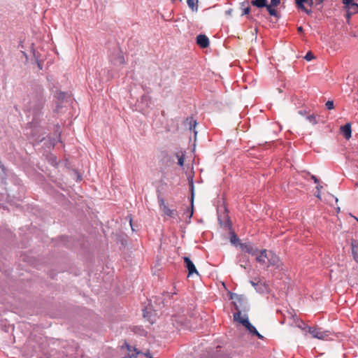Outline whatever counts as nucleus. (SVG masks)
Returning <instances> with one entry per match:
<instances>
[{
	"instance_id": "nucleus-19",
	"label": "nucleus",
	"mask_w": 358,
	"mask_h": 358,
	"mask_svg": "<svg viewBox=\"0 0 358 358\" xmlns=\"http://www.w3.org/2000/svg\"><path fill=\"white\" fill-rule=\"evenodd\" d=\"M352 252L355 258L358 256V241L352 243Z\"/></svg>"
},
{
	"instance_id": "nucleus-5",
	"label": "nucleus",
	"mask_w": 358,
	"mask_h": 358,
	"mask_svg": "<svg viewBox=\"0 0 358 358\" xmlns=\"http://www.w3.org/2000/svg\"><path fill=\"white\" fill-rule=\"evenodd\" d=\"M196 43L202 48H206L209 45L208 38L203 34H199L196 36Z\"/></svg>"
},
{
	"instance_id": "nucleus-3",
	"label": "nucleus",
	"mask_w": 358,
	"mask_h": 358,
	"mask_svg": "<svg viewBox=\"0 0 358 358\" xmlns=\"http://www.w3.org/2000/svg\"><path fill=\"white\" fill-rule=\"evenodd\" d=\"M240 245H241V250L243 252L250 254L252 255H255L257 254V252H258V249L256 248H254L251 243H241Z\"/></svg>"
},
{
	"instance_id": "nucleus-17",
	"label": "nucleus",
	"mask_w": 358,
	"mask_h": 358,
	"mask_svg": "<svg viewBox=\"0 0 358 358\" xmlns=\"http://www.w3.org/2000/svg\"><path fill=\"white\" fill-rule=\"evenodd\" d=\"M176 157L178 158V164L180 166H182L185 161V155L183 152H178L176 153Z\"/></svg>"
},
{
	"instance_id": "nucleus-25",
	"label": "nucleus",
	"mask_w": 358,
	"mask_h": 358,
	"mask_svg": "<svg viewBox=\"0 0 358 358\" xmlns=\"http://www.w3.org/2000/svg\"><path fill=\"white\" fill-rule=\"evenodd\" d=\"M314 58H315V57H314L313 54L311 52H307L306 55L304 57V59H306L307 61H310V60H312Z\"/></svg>"
},
{
	"instance_id": "nucleus-15",
	"label": "nucleus",
	"mask_w": 358,
	"mask_h": 358,
	"mask_svg": "<svg viewBox=\"0 0 358 358\" xmlns=\"http://www.w3.org/2000/svg\"><path fill=\"white\" fill-rule=\"evenodd\" d=\"M275 7V6L267 5L266 9L271 15L278 17V13Z\"/></svg>"
},
{
	"instance_id": "nucleus-14",
	"label": "nucleus",
	"mask_w": 358,
	"mask_h": 358,
	"mask_svg": "<svg viewBox=\"0 0 358 358\" xmlns=\"http://www.w3.org/2000/svg\"><path fill=\"white\" fill-rule=\"evenodd\" d=\"M186 124H187L189 125V129L190 130L193 129L194 131L195 127L196 125V122L195 120H194V118L192 117H187L186 119Z\"/></svg>"
},
{
	"instance_id": "nucleus-37",
	"label": "nucleus",
	"mask_w": 358,
	"mask_h": 358,
	"mask_svg": "<svg viewBox=\"0 0 358 358\" xmlns=\"http://www.w3.org/2000/svg\"><path fill=\"white\" fill-rule=\"evenodd\" d=\"M354 218L358 222V218L356 217H354Z\"/></svg>"
},
{
	"instance_id": "nucleus-27",
	"label": "nucleus",
	"mask_w": 358,
	"mask_h": 358,
	"mask_svg": "<svg viewBox=\"0 0 358 358\" xmlns=\"http://www.w3.org/2000/svg\"><path fill=\"white\" fill-rule=\"evenodd\" d=\"M343 4L345 6V7H348L351 3H353L352 0H343Z\"/></svg>"
},
{
	"instance_id": "nucleus-7",
	"label": "nucleus",
	"mask_w": 358,
	"mask_h": 358,
	"mask_svg": "<svg viewBox=\"0 0 358 358\" xmlns=\"http://www.w3.org/2000/svg\"><path fill=\"white\" fill-rule=\"evenodd\" d=\"M184 262H185V263L186 264V267L188 270L189 275H192L194 273H198L194 264H193V262L191 261V259L189 257H184Z\"/></svg>"
},
{
	"instance_id": "nucleus-31",
	"label": "nucleus",
	"mask_w": 358,
	"mask_h": 358,
	"mask_svg": "<svg viewBox=\"0 0 358 358\" xmlns=\"http://www.w3.org/2000/svg\"><path fill=\"white\" fill-rule=\"evenodd\" d=\"M352 14H353L352 12H350V11L348 10V11H347V13H346V17H347V18H348V19H350V17H351V15H352Z\"/></svg>"
},
{
	"instance_id": "nucleus-24",
	"label": "nucleus",
	"mask_w": 358,
	"mask_h": 358,
	"mask_svg": "<svg viewBox=\"0 0 358 358\" xmlns=\"http://www.w3.org/2000/svg\"><path fill=\"white\" fill-rule=\"evenodd\" d=\"M325 106L328 110H332L334 108V104L333 101H327L325 103Z\"/></svg>"
},
{
	"instance_id": "nucleus-28",
	"label": "nucleus",
	"mask_w": 358,
	"mask_h": 358,
	"mask_svg": "<svg viewBox=\"0 0 358 358\" xmlns=\"http://www.w3.org/2000/svg\"><path fill=\"white\" fill-rule=\"evenodd\" d=\"M308 119L313 123H316L315 117L313 115H308Z\"/></svg>"
},
{
	"instance_id": "nucleus-36",
	"label": "nucleus",
	"mask_w": 358,
	"mask_h": 358,
	"mask_svg": "<svg viewBox=\"0 0 358 358\" xmlns=\"http://www.w3.org/2000/svg\"><path fill=\"white\" fill-rule=\"evenodd\" d=\"M313 3V0H310V5H312Z\"/></svg>"
},
{
	"instance_id": "nucleus-16",
	"label": "nucleus",
	"mask_w": 358,
	"mask_h": 358,
	"mask_svg": "<svg viewBox=\"0 0 358 358\" xmlns=\"http://www.w3.org/2000/svg\"><path fill=\"white\" fill-rule=\"evenodd\" d=\"M187 3L189 8L192 10H196L198 8L197 3L198 0H187Z\"/></svg>"
},
{
	"instance_id": "nucleus-29",
	"label": "nucleus",
	"mask_w": 358,
	"mask_h": 358,
	"mask_svg": "<svg viewBox=\"0 0 358 358\" xmlns=\"http://www.w3.org/2000/svg\"><path fill=\"white\" fill-rule=\"evenodd\" d=\"M255 336H257L259 339H264V336L262 334H260L258 331H257Z\"/></svg>"
},
{
	"instance_id": "nucleus-18",
	"label": "nucleus",
	"mask_w": 358,
	"mask_h": 358,
	"mask_svg": "<svg viewBox=\"0 0 358 358\" xmlns=\"http://www.w3.org/2000/svg\"><path fill=\"white\" fill-rule=\"evenodd\" d=\"M348 10L352 13H358V4L357 3L353 2L348 7H347Z\"/></svg>"
},
{
	"instance_id": "nucleus-34",
	"label": "nucleus",
	"mask_w": 358,
	"mask_h": 358,
	"mask_svg": "<svg viewBox=\"0 0 358 358\" xmlns=\"http://www.w3.org/2000/svg\"><path fill=\"white\" fill-rule=\"evenodd\" d=\"M306 13L310 14L312 13L311 10H308L305 8V10H303Z\"/></svg>"
},
{
	"instance_id": "nucleus-30",
	"label": "nucleus",
	"mask_w": 358,
	"mask_h": 358,
	"mask_svg": "<svg viewBox=\"0 0 358 358\" xmlns=\"http://www.w3.org/2000/svg\"><path fill=\"white\" fill-rule=\"evenodd\" d=\"M311 178L314 180L315 183H319V180L317 178L316 176H312Z\"/></svg>"
},
{
	"instance_id": "nucleus-8",
	"label": "nucleus",
	"mask_w": 358,
	"mask_h": 358,
	"mask_svg": "<svg viewBox=\"0 0 358 358\" xmlns=\"http://www.w3.org/2000/svg\"><path fill=\"white\" fill-rule=\"evenodd\" d=\"M268 254L267 250L266 249H263L259 252V255H258L256 257V260L258 263L261 264H266V259H267Z\"/></svg>"
},
{
	"instance_id": "nucleus-1",
	"label": "nucleus",
	"mask_w": 358,
	"mask_h": 358,
	"mask_svg": "<svg viewBox=\"0 0 358 358\" xmlns=\"http://www.w3.org/2000/svg\"><path fill=\"white\" fill-rule=\"evenodd\" d=\"M157 194L158 204L164 215L169 217H175L177 215V211L176 210H171L168 207L165 203V199L162 195L161 191L158 189H157Z\"/></svg>"
},
{
	"instance_id": "nucleus-12",
	"label": "nucleus",
	"mask_w": 358,
	"mask_h": 358,
	"mask_svg": "<svg viewBox=\"0 0 358 358\" xmlns=\"http://www.w3.org/2000/svg\"><path fill=\"white\" fill-rule=\"evenodd\" d=\"M252 5L257 6V8H262L266 7L267 0H253L251 2Z\"/></svg>"
},
{
	"instance_id": "nucleus-33",
	"label": "nucleus",
	"mask_w": 358,
	"mask_h": 358,
	"mask_svg": "<svg viewBox=\"0 0 358 358\" xmlns=\"http://www.w3.org/2000/svg\"><path fill=\"white\" fill-rule=\"evenodd\" d=\"M299 33H302L303 29V27H299L298 29H297Z\"/></svg>"
},
{
	"instance_id": "nucleus-26",
	"label": "nucleus",
	"mask_w": 358,
	"mask_h": 358,
	"mask_svg": "<svg viewBox=\"0 0 358 358\" xmlns=\"http://www.w3.org/2000/svg\"><path fill=\"white\" fill-rule=\"evenodd\" d=\"M280 3V0H271L269 5L273 6H278Z\"/></svg>"
},
{
	"instance_id": "nucleus-35",
	"label": "nucleus",
	"mask_w": 358,
	"mask_h": 358,
	"mask_svg": "<svg viewBox=\"0 0 358 358\" xmlns=\"http://www.w3.org/2000/svg\"><path fill=\"white\" fill-rule=\"evenodd\" d=\"M320 188H322V187H321V186H317V190H318V194L320 193Z\"/></svg>"
},
{
	"instance_id": "nucleus-4",
	"label": "nucleus",
	"mask_w": 358,
	"mask_h": 358,
	"mask_svg": "<svg viewBox=\"0 0 358 358\" xmlns=\"http://www.w3.org/2000/svg\"><path fill=\"white\" fill-rule=\"evenodd\" d=\"M308 331L315 338L323 339L327 336L324 332L321 331L320 329L317 328L308 327Z\"/></svg>"
},
{
	"instance_id": "nucleus-9",
	"label": "nucleus",
	"mask_w": 358,
	"mask_h": 358,
	"mask_svg": "<svg viewBox=\"0 0 358 358\" xmlns=\"http://www.w3.org/2000/svg\"><path fill=\"white\" fill-rule=\"evenodd\" d=\"M241 324L244 326L252 335H255L257 331L256 328L251 324L248 320H243Z\"/></svg>"
},
{
	"instance_id": "nucleus-11",
	"label": "nucleus",
	"mask_w": 358,
	"mask_h": 358,
	"mask_svg": "<svg viewBox=\"0 0 358 358\" xmlns=\"http://www.w3.org/2000/svg\"><path fill=\"white\" fill-rule=\"evenodd\" d=\"M236 309L237 310V312L234 313V319L235 321L241 324V321H243V320H248L247 315H241V312L238 310L237 306L236 307Z\"/></svg>"
},
{
	"instance_id": "nucleus-10",
	"label": "nucleus",
	"mask_w": 358,
	"mask_h": 358,
	"mask_svg": "<svg viewBox=\"0 0 358 358\" xmlns=\"http://www.w3.org/2000/svg\"><path fill=\"white\" fill-rule=\"evenodd\" d=\"M125 346L127 348V350H128V354L125 355L123 358H136V355L139 353L136 351V348L131 349V348L125 343Z\"/></svg>"
},
{
	"instance_id": "nucleus-6",
	"label": "nucleus",
	"mask_w": 358,
	"mask_h": 358,
	"mask_svg": "<svg viewBox=\"0 0 358 358\" xmlns=\"http://www.w3.org/2000/svg\"><path fill=\"white\" fill-rule=\"evenodd\" d=\"M340 130L341 133L347 140L351 138L352 129L350 123H347L344 126H342Z\"/></svg>"
},
{
	"instance_id": "nucleus-32",
	"label": "nucleus",
	"mask_w": 358,
	"mask_h": 358,
	"mask_svg": "<svg viewBox=\"0 0 358 358\" xmlns=\"http://www.w3.org/2000/svg\"><path fill=\"white\" fill-rule=\"evenodd\" d=\"M43 106V100L42 99H40L39 101V103H38V108H41Z\"/></svg>"
},
{
	"instance_id": "nucleus-39",
	"label": "nucleus",
	"mask_w": 358,
	"mask_h": 358,
	"mask_svg": "<svg viewBox=\"0 0 358 358\" xmlns=\"http://www.w3.org/2000/svg\"><path fill=\"white\" fill-rule=\"evenodd\" d=\"M150 358H151V357H150Z\"/></svg>"
},
{
	"instance_id": "nucleus-38",
	"label": "nucleus",
	"mask_w": 358,
	"mask_h": 358,
	"mask_svg": "<svg viewBox=\"0 0 358 358\" xmlns=\"http://www.w3.org/2000/svg\"><path fill=\"white\" fill-rule=\"evenodd\" d=\"M252 284L253 286L256 285V284L255 282H252Z\"/></svg>"
},
{
	"instance_id": "nucleus-20",
	"label": "nucleus",
	"mask_w": 358,
	"mask_h": 358,
	"mask_svg": "<svg viewBox=\"0 0 358 358\" xmlns=\"http://www.w3.org/2000/svg\"><path fill=\"white\" fill-rule=\"evenodd\" d=\"M193 202H194V186L193 184H192V198H191V211L189 214V217H191L193 215Z\"/></svg>"
},
{
	"instance_id": "nucleus-13",
	"label": "nucleus",
	"mask_w": 358,
	"mask_h": 358,
	"mask_svg": "<svg viewBox=\"0 0 358 358\" xmlns=\"http://www.w3.org/2000/svg\"><path fill=\"white\" fill-rule=\"evenodd\" d=\"M242 15H248L250 11V8L248 2L244 1L241 3Z\"/></svg>"
},
{
	"instance_id": "nucleus-21",
	"label": "nucleus",
	"mask_w": 358,
	"mask_h": 358,
	"mask_svg": "<svg viewBox=\"0 0 358 358\" xmlns=\"http://www.w3.org/2000/svg\"><path fill=\"white\" fill-rule=\"evenodd\" d=\"M295 1H296V5L299 8L305 10L303 3L308 2V0H295Z\"/></svg>"
},
{
	"instance_id": "nucleus-22",
	"label": "nucleus",
	"mask_w": 358,
	"mask_h": 358,
	"mask_svg": "<svg viewBox=\"0 0 358 358\" xmlns=\"http://www.w3.org/2000/svg\"><path fill=\"white\" fill-rule=\"evenodd\" d=\"M230 241H231V243H233V244H236V243H238L239 241L238 238L237 237V236L236 235V234L234 232L231 233Z\"/></svg>"
},
{
	"instance_id": "nucleus-2",
	"label": "nucleus",
	"mask_w": 358,
	"mask_h": 358,
	"mask_svg": "<svg viewBox=\"0 0 358 358\" xmlns=\"http://www.w3.org/2000/svg\"><path fill=\"white\" fill-rule=\"evenodd\" d=\"M268 260V265L267 266H275L276 268L280 269L281 268V266L282 265V262H280V258L274 254L273 252L269 251V253L267 257Z\"/></svg>"
},
{
	"instance_id": "nucleus-23",
	"label": "nucleus",
	"mask_w": 358,
	"mask_h": 358,
	"mask_svg": "<svg viewBox=\"0 0 358 358\" xmlns=\"http://www.w3.org/2000/svg\"><path fill=\"white\" fill-rule=\"evenodd\" d=\"M297 320L299 322V324H297V327L299 328H300L302 330L308 329V326L306 325L302 320H299L298 319H297Z\"/></svg>"
}]
</instances>
